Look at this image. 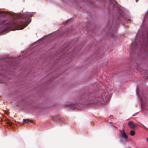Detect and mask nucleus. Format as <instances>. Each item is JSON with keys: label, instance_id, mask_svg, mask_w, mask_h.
I'll use <instances>...</instances> for the list:
<instances>
[{"label": "nucleus", "instance_id": "1", "mask_svg": "<svg viewBox=\"0 0 148 148\" xmlns=\"http://www.w3.org/2000/svg\"><path fill=\"white\" fill-rule=\"evenodd\" d=\"M28 15V13H27L26 15H22L19 16V19L16 22L11 21L6 23L5 25V27H6L5 30L11 27L18 28L20 29H24L30 22L29 17L27 16Z\"/></svg>", "mask_w": 148, "mask_h": 148}, {"label": "nucleus", "instance_id": "2", "mask_svg": "<svg viewBox=\"0 0 148 148\" xmlns=\"http://www.w3.org/2000/svg\"><path fill=\"white\" fill-rule=\"evenodd\" d=\"M148 44V37L146 38L143 36L141 39L138 40V43L135 41L133 43L130 49L132 50V53L140 54L141 51H146L147 49L146 48L147 45Z\"/></svg>", "mask_w": 148, "mask_h": 148}, {"label": "nucleus", "instance_id": "3", "mask_svg": "<svg viewBox=\"0 0 148 148\" xmlns=\"http://www.w3.org/2000/svg\"><path fill=\"white\" fill-rule=\"evenodd\" d=\"M121 132V135L119 138L120 139V141L121 143H123L126 141L127 139H128V136L126 135L125 132L124 130H123V132L120 130Z\"/></svg>", "mask_w": 148, "mask_h": 148}, {"label": "nucleus", "instance_id": "4", "mask_svg": "<svg viewBox=\"0 0 148 148\" xmlns=\"http://www.w3.org/2000/svg\"><path fill=\"white\" fill-rule=\"evenodd\" d=\"M66 106H67L71 109H73L76 108L78 105L77 104H71L69 105H66Z\"/></svg>", "mask_w": 148, "mask_h": 148}, {"label": "nucleus", "instance_id": "5", "mask_svg": "<svg viewBox=\"0 0 148 148\" xmlns=\"http://www.w3.org/2000/svg\"><path fill=\"white\" fill-rule=\"evenodd\" d=\"M129 126L132 128H134L136 127V123H134L132 121H129L128 123Z\"/></svg>", "mask_w": 148, "mask_h": 148}, {"label": "nucleus", "instance_id": "6", "mask_svg": "<svg viewBox=\"0 0 148 148\" xmlns=\"http://www.w3.org/2000/svg\"><path fill=\"white\" fill-rule=\"evenodd\" d=\"M114 19L113 18L110 19L109 20L108 26L110 27H111L114 25Z\"/></svg>", "mask_w": 148, "mask_h": 148}, {"label": "nucleus", "instance_id": "7", "mask_svg": "<svg viewBox=\"0 0 148 148\" xmlns=\"http://www.w3.org/2000/svg\"><path fill=\"white\" fill-rule=\"evenodd\" d=\"M121 17L122 18H123V16L122 15L121 16H120V17H118L117 18V20L118 21H115V23H119V22H122L121 20H122V19H121Z\"/></svg>", "mask_w": 148, "mask_h": 148}, {"label": "nucleus", "instance_id": "8", "mask_svg": "<svg viewBox=\"0 0 148 148\" xmlns=\"http://www.w3.org/2000/svg\"><path fill=\"white\" fill-rule=\"evenodd\" d=\"M23 122L24 124L27 123L29 122H32L31 120L29 119H23Z\"/></svg>", "mask_w": 148, "mask_h": 148}, {"label": "nucleus", "instance_id": "9", "mask_svg": "<svg viewBox=\"0 0 148 148\" xmlns=\"http://www.w3.org/2000/svg\"><path fill=\"white\" fill-rule=\"evenodd\" d=\"M7 125H8L11 126L14 124V123L13 122H7Z\"/></svg>", "mask_w": 148, "mask_h": 148}, {"label": "nucleus", "instance_id": "10", "mask_svg": "<svg viewBox=\"0 0 148 148\" xmlns=\"http://www.w3.org/2000/svg\"><path fill=\"white\" fill-rule=\"evenodd\" d=\"M113 129L115 132V134H117L118 132V129L115 127H113Z\"/></svg>", "mask_w": 148, "mask_h": 148}, {"label": "nucleus", "instance_id": "11", "mask_svg": "<svg viewBox=\"0 0 148 148\" xmlns=\"http://www.w3.org/2000/svg\"><path fill=\"white\" fill-rule=\"evenodd\" d=\"M135 134V132L133 130L131 131L130 132V134L132 136H133Z\"/></svg>", "mask_w": 148, "mask_h": 148}, {"label": "nucleus", "instance_id": "12", "mask_svg": "<svg viewBox=\"0 0 148 148\" xmlns=\"http://www.w3.org/2000/svg\"><path fill=\"white\" fill-rule=\"evenodd\" d=\"M110 6H112V8L113 9H114V10H115V7H116V5H114V3H111V4H110Z\"/></svg>", "mask_w": 148, "mask_h": 148}, {"label": "nucleus", "instance_id": "13", "mask_svg": "<svg viewBox=\"0 0 148 148\" xmlns=\"http://www.w3.org/2000/svg\"><path fill=\"white\" fill-rule=\"evenodd\" d=\"M92 99H91L90 98H89L88 99H86V100H87L88 101H90Z\"/></svg>", "mask_w": 148, "mask_h": 148}, {"label": "nucleus", "instance_id": "14", "mask_svg": "<svg viewBox=\"0 0 148 148\" xmlns=\"http://www.w3.org/2000/svg\"><path fill=\"white\" fill-rule=\"evenodd\" d=\"M147 141L148 142V138H147Z\"/></svg>", "mask_w": 148, "mask_h": 148}, {"label": "nucleus", "instance_id": "15", "mask_svg": "<svg viewBox=\"0 0 148 148\" xmlns=\"http://www.w3.org/2000/svg\"><path fill=\"white\" fill-rule=\"evenodd\" d=\"M112 36H113V37H114L115 36V35H112Z\"/></svg>", "mask_w": 148, "mask_h": 148}]
</instances>
